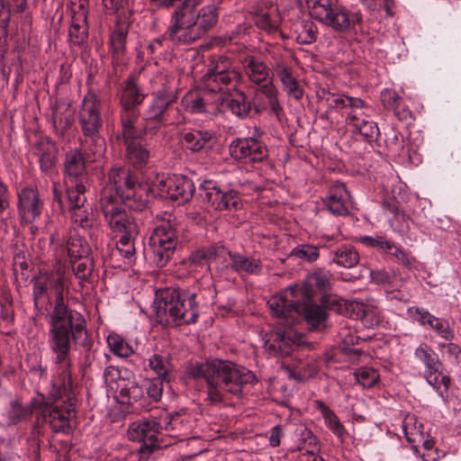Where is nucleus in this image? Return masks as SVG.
Returning a JSON list of instances; mask_svg holds the SVG:
<instances>
[{"label":"nucleus","mask_w":461,"mask_h":461,"mask_svg":"<svg viewBox=\"0 0 461 461\" xmlns=\"http://www.w3.org/2000/svg\"><path fill=\"white\" fill-rule=\"evenodd\" d=\"M313 403L315 408L320 411L325 426L334 434L340 443H344L348 433L339 416L323 402L315 400Z\"/></svg>","instance_id":"cd10ccee"},{"label":"nucleus","mask_w":461,"mask_h":461,"mask_svg":"<svg viewBox=\"0 0 461 461\" xmlns=\"http://www.w3.org/2000/svg\"><path fill=\"white\" fill-rule=\"evenodd\" d=\"M349 307L356 318L360 320L366 328L373 329L382 321L381 310L372 303L353 301L349 303Z\"/></svg>","instance_id":"a878e982"},{"label":"nucleus","mask_w":461,"mask_h":461,"mask_svg":"<svg viewBox=\"0 0 461 461\" xmlns=\"http://www.w3.org/2000/svg\"><path fill=\"white\" fill-rule=\"evenodd\" d=\"M324 203L330 213L338 216L348 215L353 207L351 194L342 182H336L330 186Z\"/></svg>","instance_id":"a211bd4d"},{"label":"nucleus","mask_w":461,"mask_h":461,"mask_svg":"<svg viewBox=\"0 0 461 461\" xmlns=\"http://www.w3.org/2000/svg\"><path fill=\"white\" fill-rule=\"evenodd\" d=\"M286 323L276 327L264 336V347L267 352L272 356H288L299 342L300 338L293 330L290 320L285 319Z\"/></svg>","instance_id":"4468645a"},{"label":"nucleus","mask_w":461,"mask_h":461,"mask_svg":"<svg viewBox=\"0 0 461 461\" xmlns=\"http://www.w3.org/2000/svg\"><path fill=\"white\" fill-rule=\"evenodd\" d=\"M384 253L390 255L397 264L407 268L415 267L417 261L411 253L396 245L392 240H389L385 246Z\"/></svg>","instance_id":"a18cd8bd"},{"label":"nucleus","mask_w":461,"mask_h":461,"mask_svg":"<svg viewBox=\"0 0 461 461\" xmlns=\"http://www.w3.org/2000/svg\"><path fill=\"white\" fill-rule=\"evenodd\" d=\"M176 99L177 95L172 89L162 88L152 94V99L148 108L167 118L168 111Z\"/></svg>","instance_id":"473e14b6"},{"label":"nucleus","mask_w":461,"mask_h":461,"mask_svg":"<svg viewBox=\"0 0 461 461\" xmlns=\"http://www.w3.org/2000/svg\"><path fill=\"white\" fill-rule=\"evenodd\" d=\"M291 256L307 262H314L320 256L319 247L312 244H301L295 247Z\"/></svg>","instance_id":"e2e57ef3"},{"label":"nucleus","mask_w":461,"mask_h":461,"mask_svg":"<svg viewBox=\"0 0 461 461\" xmlns=\"http://www.w3.org/2000/svg\"><path fill=\"white\" fill-rule=\"evenodd\" d=\"M237 96L230 99L228 106L230 112L240 118H245L250 112L251 105L243 92L236 91Z\"/></svg>","instance_id":"680f3d73"},{"label":"nucleus","mask_w":461,"mask_h":461,"mask_svg":"<svg viewBox=\"0 0 461 461\" xmlns=\"http://www.w3.org/2000/svg\"><path fill=\"white\" fill-rule=\"evenodd\" d=\"M424 377L427 383L436 390L438 394L444 398L450 386V377L442 373V368H437L435 372H424Z\"/></svg>","instance_id":"49530a36"},{"label":"nucleus","mask_w":461,"mask_h":461,"mask_svg":"<svg viewBox=\"0 0 461 461\" xmlns=\"http://www.w3.org/2000/svg\"><path fill=\"white\" fill-rule=\"evenodd\" d=\"M115 392L118 393V397L123 404H133L140 402L143 408L147 405V398L144 394V388L133 382L126 383L125 380H120L116 386Z\"/></svg>","instance_id":"c85d7f7f"},{"label":"nucleus","mask_w":461,"mask_h":461,"mask_svg":"<svg viewBox=\"0 0 461 461\" xmlns=\"http://www.w3.org/2000/svg\"><path fill=\"white\" fill-rule=\"evenodd\" d=\"M380 97L384 107L387 110H393L402 101L396 91L391 88L384 89Z\"/></svg>","instance_id":"774afa93"},{"label":"nucleus","mask_w":461,"mask_h":461,"mask_svg":"<svg viewBox=\"0 0 461 461\" xmlns=\"http://www.w3.org/2000/svg\"><path fill=\"white\" fill-rule=\"evenodd\" d=\"M33 155L37 156L41 169L48 173L56 163V149L54 144L49 140L41 138L35 142L32 148Z\"/></svg>","instance_id":"7c9ffc66"},{"label":"nucleus","mask_w":461,"mask_h":461,"mask_svg":"<svg viewBox=\"0 0 461 461\" xmlns=\"http://www.w3.org/2000/svg\"><path fill=\"white\" fill-rule=\"evenodd\" d=\"M297 312L294 315L278 314L274 310L271 312L279 319H288L294 322L300 315H303L312 329H321L325 326L327 312L320 306L312 303V300H305L303 297H296Z\"/></svg>","instance_id":"dca6fc26"},{"label":"nucleus","mask_w":461,"mask_h":461,"mask_svg":"<svg viewBox=\"0 0 461 461\" xmlns=\"http://www.w3.org/2000/svg\"><path fill=\"white\" fill-rule=\"evenodd\" d=\"M273 70L287 95L296 101H300L304 95V91L296 77L293 75L292 68L283 60L276 59L273 65Z\"/></svg>","instance_id":"4be33fe9"},{"label":"nucleus","mask_w":461,"mask_h":461,"mask_svg":"<svg viewBox=\"0 0 461 461\" xmlns=\"http://www.w3.org/2000/svg\"><path fill=\"white\" fill-rule=\"evenodd\" d=\"M72 269L75 274V276L81 281H86L89 279V277L92 275L93 269H94V262L91 258L88 256L77 258V259H72Z\"/></svg>","instance_id":"052dcab7"},{"label":"nucleus","mask_w":461,"mask_h":461,"mask_svg":"<svg viewBox=\"0 0 461 461\" xmlns=\"http://www.w3.org/2000/svg\"><path fill=\"white\" fill-rule=\"evenodd\" d=\"M126 147V157L128 160L136 167L146 165L149 159V151L140 143L128 144Z\"/></svg>","instance_id":"8fccbe9b"},{"label":"nucleus","mask_w":461,"mask_h":461,"mask_svg":"<svg viewBox=\"0 0 461 461\" xmlns=\"http://www.w3.org/2000/svg\"><path fill=\"white\" fill-rule=\"evenodd\" d=\"M280 15L276 7L271 6L267 10L259 8L256 13V25L267 33L276 32L280 24Z\"/></svg>","instance_id":"c9c22d12"},{"label":"nucleus","mask_w":461,"mask_h":461,"mask_svg":"<svg viewBox=\"0 0 461 461\" xmlns=\"http://www.w3.org/2000/svg\"><path fill=\"white\" fill-rule=\"evenodd\" d=\"M68 211L72 222L82 229L92 228L95 223L93 208L88 203L77 207L74 206Z\"/></svg>","instance_id":"ea45409f"},{"label":"nucleus","mask_w":461,"mask_h":461,"mask_svg":"<svg viewBox=\"0 0 461 461\" xmlns=\"http://www.w3.org/2000/svg\"><path fill=\"white\" fill-rule=\"evenodd\" d=\"M31 415V407L23 405L18 401H13L6 412V419L8 424L16 425L17 423L28 419Z\"/></svg>","instance_id":"5fc2aeb1"},{"label":"nucleus","mask_w":461,"mask_h":461,"mask_svg":"<svg viewBox=\"0 0 461 461\" xmlns=\"http://www.w3.org/2000/svg\"><path fill=\"white\" fill-rule=\"evenodd\" d=\"M138 236H130L128 234H122L121 239L116 243L115 250L113 252V255L118 253L123 258L127 260L128 263H131L135 260V240Z\"/></svg>","instance_id":"de8ad7c7"},{"label":"nucleus","mask_w":461,"mask_h":461,"mask_svg":"<svg viewBox=\"0 0 461 461\" xmlns=\"http://www.w3.org/2000/svg\"><path fill=\"white\" fill-rule=\"evenodd\" d=\"M241 79V75L231 61L225 56L213 57L206 73L202 77L203 87L213 93L231 95L237 91V86Z\"/></svg>","instance_id":"1a4fd4ad"},{"label":"nucleus","mask_w":461,"mask_h":461,"mask_svg":"<svg viewBox=\"0 0 461 461\" xmlns=\"http://www.w3.org/2000/svg\"><path fill=\"white\" fill-rule=\"evenodd\" d=\"M187 375L194 380L205 381L207 400L212 403L222 402L226 393L241 394L244 386L256 380L255 375L248 368L219 358L189 366Z\"/></svg>","instance_id":"7ed1b4c3"},{"label":"nucleus","mask_w":461,"mask_h":461,"mask_svg":"<svg viewBox=\"0 0 461 461\" xmlns=\"http://www.w3.org/2000/svg\"><path fill=\"white\" fill-rule=\"evenodd\" d=\"M202 191L201 196L203 202H206L212 209L220 211L223 206L225 191L221 190L216 182L212 180H204L200 185Z\"/></svg>","instance_id":"f704fd0d"},{"label":"nucleus","mask_w":461,"mask_h":461,"mask_svg":"<svg viewBox=\"0 0 461 461\" xmlns=\"http://www.w3.org/2000/svg\"><path fill=\"white\" fill-rule=\"evenodd\" d=\"M317 39V27L312 22H306L297 29L296 41L300 44H312Z\"/></svg>","instance_id":"69168bd1"},{"label":"nucleus","mask_w":461,"mask_h":461,"mask_svg":"<svg viewBox=\"0 0 461 461\" xmlns=\"http://www.w3.org/2000/svg\"><path fill=\"white\" fill-rule=\"evenodd\" d=\"M161 433L162 427L157 411L129 425L128 438L131 441L142 442L139 449L140 460L148 459L152 453L159 448L158 437Z\"/></svg>","instance_id":"9d476101"},{"label":"nucleus","mask_w":461,"mask_h":461,"mask_svg":"<svg viewBox=\"0 0 461 461\" xmlns=\"http://www.w3.org/2000/svg\"><path fill=\"white\" fill-rule=\"evenodd\" d=\"M414 357L425 366L424 372L437 370L442 368V363L439 360L438 354L427 343H420L414 350Z\"/></svg>","instance_id":"58836bf2"},{"label":"nucleus","mask_w":461,"mask_h":461,"mask_svg":"<svg viewBox=\"0 0 461 461\" xmlns=\"http://www.w3.org/2000/svg\"><path fill=\"white\" fill-rule=\"evenodd\" d=\"M203 0H185L171 14V24L167 30L169 41L177 44H191L199 40L196 32V8Z\"/></svg>","instance_id":"6e6552de"},{"label":"nucleus","mask_w":461,"mask_h":461,"mask_svg":"<svg viewBox=\"0 0 461 461\" xmlns=\"http://www.w3.org/2000/svg\"><path fill=\"white\" fill-rule=\"evenodd\" d=\"M371 110L370 105L363 100V107L352 109L345 113V122L353 133L356 134L370 121L369 113Z\"/></svg>","instance_id":"4c0bfd02"},{"label":"nucleus","mask_w":461,"mask_h":461,"mask_svg":"<svg viewBox=\"0 0 461 461\" xmlns=\"http://www.w3.org/2000/svg\"><path fill=\"white\" fill-rule=\"evenodd\" d=\"M357 384L364 388H371L380 380V375L376 369L370 366H361L354 373Z\"/></svg>","instance_id":"4d7b16f0"},{"label":"nucleus","mask_w":461,"mask_h":461,"mask_svg":"<svg viewBox=\"0 0 461 461\" xmlns=\"http://www.w3.org/2000/svg\"><path fill=\"white\" fill-rule=\"evenodd\" d=\"M168 185L170 189L167 199L176 201L178 204H184L189 202L195 190L193 181L181 175L172 176Z\"/></svg>","instance_id":"bb28decb"},{"label":"nucleus","mask_w":461,"mask_h":461,"mask_svg":"<svg viewBox=\"0 0 461 461\" xmlns=\"http://www.w3.org/2000/svg\"><path fill=\"white\" fill-rule=\"evenodd\" d=\"M168 380L169 379L156 377L145 382L143 388L145 397L147 398V403L149 402H149H158L161 399L164 387L163 384Z\"/></svg>","instance_id":"13d9d810"},{"label":"nucleus","mask_w":461,"mask_h":461,"mask_svg":"<svg viewBox=\"0 0 461 461\" xmlns=\"http://www.w3.org/2000/svg\"><path fill=\"white\" fill-rule=\"evenodd\" d=\"M48 343L53 353L57 377L51 382L47 398L41 403V414L55 433L69 434L75 417L76 398L72 392L71 345H87L86 321L76 310L68 309L62 292L57 295L49 317Z\"/></svg>","instance_id":"f257e3e1"},{"label":"nucleus","mask_w":461,"mask_h":461,"mask_svg":"<svg viewBox=\"0 0 461 461\" xmlns=\"http://www.w3.org/2000/svg\"><path fill=\"white\" fill-rule=\"evenodd\" d=\"M132 179L135 182V185L137 186H141L142 188H145V197L147 199L148 193L149 192L153 196H159L161 198L167 199L168 192H169V181L171 180V176H165L164 175H158L157 174L155 177L150 180L149 183V186L142 185L140 184H138L134 176H132Z\"/></svg>","instance_id":"c03bdc74"},{"label":"nucleus","mask_w":461,"mask_h":461,"mask_svg":"<svg viewBox=\"0 0 461 461\" xmlns=\"http://www.w3.org/2000/svg\"><path fill=\"white\" fill-rule=\"evenodd\" d=\"M86 191V187L83 180L70 181V184H68L66 193L68 210L87 203Z\"/></svg>","instance_id":"37998d69"},{"label":"nucleus","mask_w":461,"mask_h":461,"mask_svg":"<svg viewBox=\"0 0 461 461\" xmlns=\"http://www.w3.org/2000/svg\"><path fill=\"white\" fill-rule=\"evenodd\" d=\"M409 315L421 326H429L440 338L447 341H452L455 338V332L450 327L449 321L443 318H438L431 314L428 310L412 306L408 309Z\"/></svg>","instance_id":"f3484780"},{"label":"nucleus","mask_w":461,"mask_h":461,"mask_svg":"<svg viewBox=\"0 0 461 461\" xmlns=\"http://www.w3.org/2000/svg\"><path fill=\"white\" fill-rule=\"evenodd\" d=\"M331 274L326 270H316L309 274L303 285H292L283 292L273 295L267 305L278 314L294 315L297 312L296 297L312 300L314 290L326 293L331 290Z\"/></svg>","instance_id":"39448f33"},{"label":"nucleus","mask_w":461,"mask_h":461,"mask_svg":"<svg viewBox=\"0 0 461 461\" xmlns=\"http://www.w3.org/2000/svg\"><path fill=\"white\" fill-rule=\"evenodd\" d=\"M64 167L69 181H84L86 161L79 149H73L66 154Z\"/></svg>","instance_id":"2f4dec72"},{"label":"nucleus","mask_w":461,"mask_h":461,"mask_svg":"<svg viewBox=\"0 0 461 461\" xmlns=\"http://www.w3.org/2000/svg\"><path fill=\"white\" fill-rule=\"evenodd\" d=\"M107 344L110 350L119 357H128L133 353L132 347L118 334L108 335Z\"/></svg>","instance_id":"603ef678"},{"label":"nucleus","mask_w":461,"mask_h":461,"mask_svg":"<svg viewBox=\"0 0 461 461\" xmlns=\"http://www.w3.org/2000/svg\"><path fill=\"white\" fill-rule=\"evenodd\" d=\"M127 31L122 25H117L110 35L112 51L117 57L124 54L126 50Z\"/></svg>","instance_id":"bf43d9fd"},{"label":"nucleus","mask_w":461,"mask_h":461,"mask_svg":"<svg viewBox=\"0 0 461 461\" xmlns=\"http://www.w3.org/2000/svg\"><path fill=\"white\" fill-rule=\"evenodd\" d=\"M51 122L55 133L63 137L74 122L75 110L66 101L55 103L51 106Z\"/></svg>","instance_id":"b1692460"},{"label":"nucleus","mask_w":461,"mask_h":461,"mask_svg":"<svg viewBox=\"0 0 461 461\" xmlns=\"http://www.w3.org/2000/svg\"><path fill=\"white\" fill-rule=\"evenodd\" d=\"M101 100L98 95L88 91L81 101L78 109V124L83 135L89 138L94 144L91 149L93 158L89 159L95 160L104 152V140L100 135L103 128L104 121L101 114Z\"/></svg>","instance_id":"423d86ee"},{"label":"nucleus","mask_w":461,"mask_h":461,"mask_svg":"<svg viewBox=\"0 0 461 461\" xmlns=\"http://www.w3.org/2000/svg\"><path fill=\"white\" fill-rule=\"evenodd\" d=\"M140 116V113H120L121 132L117 139L122 140L124 146L138 142L143 137L142 128L137 126Z\"/></svg>","instance_id":"393cba45"},{"label":"nucleus","mask_w":461,"mask_h":461,"mask_svg":"<svg viewBox=\"0 0 461 461\" xmlns=\"http://www.w3.org/2000/svg\"><path fill=\"white\" fill-rule=\"evenodd\" d=\"M86 0H79L77 5L78 11H76V4H72V19L69 28V39L74 45H81L86 41L88 35V28L86 23Z\"/></svg>","instance_id":"5701e85b"},{"label":"nucleus","mask_w":461,"mask_h":461,"mask_svg":"<svg viewBox=\"0 0 461 461\" xmlns=\"http://www.w3.org/2000/svg\"><path fill=\"white\" fill-rule=\"evenodd\" d=\"M179 238L177 224L171 221H163L154 230L149 239L154 262L163 267L169 261L176 248Z\"/></svg>","instance_id":"9b49d317"},{"label":"nucleus","mask_w":461,"mask_h":461,"mask_svg":"<svg viewBox=\"0 0 461 461\" xmlns=\"http://www.w3.org/2000/svg\"><path fill=\"white\" fill-rule=\"evenodd\" d=\"M149 366L158 375V377L168 379V375L171 371V364L167 355L159 353L153 354L149 358Z\"/></svg>","instance_id":"3c124183"},{"label":"nucleus","mask_w":461,"mask_h":461,"mask_svg":"<svg viewBox=\"0 0 461 461\" xmlns=\"http://www.w3.org/2000/svg\"><path fill=\"white\" fill-rule=\"evenodd\" d=\"M262 132L256 129L251 136L238 138L230 144L231 158L244 164L262 162L268 157V149L260 140Z\"/></svg>","instance_id":"f8f14e48"},{"label":"nucleus","mask_w":461,"mask_h":461,"mask_svg":"<svg viewBox=\"0 0 461 461\" xmlns=\"http://www.w3.org/2000/svg\"><path fill=\"white\" fill-rule=\"evenodd\" d=\"M224 253V248L217 244L203 247L193 251L187 258L183 259L180 267L192 273L197 267L209 265L222 257Z\"/></svg>","instance_id":"412c9836"},{"label":"nucleus","mask_w":461,"mask_h":461,"mask_svg":"<svg viewBox=\"0 0 461 461\" xmlns=\"http://www.w3.org/2000/svg\"><path fill=\"white\" fill-rule=\"evenodd\" d=\"M67 250L70 260L82 258L89 255L90 247L80 236H70L67 241Z\"/></svg>","instance_id":"09e8293b"},{"label":"nucleus","mask_w":461,"mask_h":461,"mask_svg":"<svg viewBox=\"0 0 461 461\" xmlns=\"http://www.w3.org/2000/svg\"><path fill=\"white\" fill-rule=\"evenodd\" d=\"M197 25L195 32L199 33V39L212 29L218 20V10L214 5L203 7L197 14Z\"/></svg>","instance_id":"79ce46f5"},{"label":"nucleus","mask_w":461,"mask_h":461,"mask_svg":"<svg viewBox=\"0 0 461 461\" xmlns=\"http://www.w3.org/2000/svg\"><path fill=\"white\" fill-rule=\"evenodd\" d=\"M413 420V417H407L403 421V431L408 442L415 444V443H422V447L425 451H431L434 447V442L429 439H424L423 434L414 428V431L410 428L409 422Z\"/></svg>","instance_id":"6e6d98bb"},{"label":"nucleus","mask_w":461,"mask_h":461,"mask_svg":"<svg viewBox=\"0 0 461 461\" xmlns=\"http://www.w3.org/2000/svg\"><path fill=\"white\" fill-rule=\"evenodd\" d=\"M197 291L185 287H163L155 293L156 321L166 328L194 324L199 316Z\"/></svg>","instance_id":"20e7f679"},{"label":"nucleus","mask_w":461,"mask_h":461,"mask_svg":"<svg viewBox=\"0 0 461 461\" xmlns=\"http://www.w3.org/2000/svg\"><path fill=\"white\" fill-rule=\"evenodd\" d=\"M322 100H324L327 104L329 110H345L344 113L347 111H350L352 109H358L359 107H363V99L360 97L351 96L346 94H334L330 92L322 91V95L321 96Z\"/></svg>","instance_id":"c756f323"},{"label":"nucleus","mask_w":461,"mask_h":461,"mask_svg":"<svg viewBox=\"0 0 461 461\" xmlns=\"http://www.w3.org/2000/svg\"><path fill=\"white\" fill-rule=\"evenodd\" d=\"M202 92L203 97H205L207 103L205 107L208 109H212V112L210 113H215L220 109V106L222 104L224 101V96L221 94L213 93L212 91L205 89L203 85Z\"/></svg>","instance_id":"338daca9"},{"label":"nucleus","mask_w":461,"mask_h":461,"mask_svg":"<svg viewBox=\"0 0 461 461\" xmlns=\"http://www.w3.org/2000/svg\"><path fill=\"white\" fill-rule=\"evenodd\" d=\"M146 190L137 186L130 169L113 167L100 193V209L111 230L114 233L139 235L135 219L124 209L122 203L133 211H142L147 206Z\"/></svg>","instance_id":"f03ea898"},{"label":"nucleus","mask_w":461,"mask_h":461,"mask_svg":"<svg viewBox=\"0 0 461 461\" xmlns=\"http://www.w3.org/2000/svg\"><path fill=\"white\" fill-rule=\"evenodd\" d=\"M230 259V267L238 273H246L249 275H258L262 270L260 260L248 258L239 253L228 251Z\"/></svg>","instance_id":"72a5a7b5"},{"label":"nucleus","mask_w":461,"mask_h":461,"mask_svg":"<svg viewBox=\"0 0 461 461\" xmlns=\"http://www.w3.org/2000/svg\"><path fill=\"white\" fill-rule=\"evenodd\" d=\"M158 412L162 432L177 438L187 437L192 430V420L185 413H169L165 410H157Z\"/></svg>","instance_id":"6ab92c4d"},{"label":"nucleus","mask_w":461,"mask_h":461,"mask_svg":"<svg viewBox=\"0 0 461 461\" xmlns=\"http://www.w3.org/2000/svg\"><path fill=\"white\" fill-rule=\"evenodd\" d=\"M146 94L139 84V75L131 73L121 85L118 94L120 113H140L139 106L143 103Z\"/></svg>","instance_id":"2eb2a0df"},{"label":"nucleus","mask_w":461,"mask_h":461,"mask_svg":"<svg viewBox=\"0 0 461 461\" xmlns=\"http://www.w3.org/2000/svg\"><path fill=\"white\" fill-rule=\"evenodd\" d=\"M242 66L249 80L258 86V93L267 98L271 113L280 120L284 109L278 100V90L273 83L271 69L264 61L250 55L243 59Z\"/></svg>","instance_id":"0eeeda50"},{"label":"nucleus","mask_w":461,"mask_h":461,"mask_svg":"<svg viewBox=\"0 0 461 461\" xmlns=\"http://www.w3.org/2000/svg\"><path fill=\"white\" fill-rule=\"evenodd\" d=\"M321 305L324 308L334 311L339 314H346L350 309L349 303L342 298L332 294H324L321 299Z\"/></svg>","instance_id":"0e129e2a"},{"label":"nucleus","mask_w":461,"mask_h":461,"mask_svg":"<svg viewBox=\"0 0 461 461\" xmlns=\"http://www.w3.org/2000/svg\"><path fill=\"white\" fill-rule=\"evenodd\" d=\"M186 110L193 113H211L212 109L205 107L206 99L203 97V92L199 94L187 93L182 100Z\"/></svg>","instance_id":"864d4df0"},{"label":"nucleus","mask_w":461,"mask_h":461,"mask_svg":"<svg viewBox=\"0 0 461 461\" xmlns=\"http://www.w3.org/2000/svg\"><path fill=\"white\" fill-rule=\"evenodd\" d=\"M330 258L338 266L351 268L359 262V255L356 249L350 245H343L330 251Z\"/></svg>","instance_id":"e433bc0d"},{"label":"nucleus","mask_w":461,"mask_h":461,"mask_svg":"<svg viewBox=\"0 0 461 461\" xmlns=\"http://www.w3.org/2000/svg\"><path fill=\"white\" fill-rule=\"evenodd\" d=\"M43 208L36 188L26 186L18 192V212L23 221L32 223L39 217Z\"/></svg>","instance_id":"aec40b11"},{"label":"nucleus","mask_w":461,"mask_h":461,"mask_svg":"<svg viewBox=\"0 0 461 461\" xmlns=\"http://www.w3.org/2000/svg\"><path fill=\"white\" fill-rule=\"evenodd\" d=\"M212 139L213 133L203 130H193L184 135V141L186 147L195 152L207 148Z\"/></svg>","instance_id":"a19ab883"},{"label":"nucleus","mask_w":461,"mask_h":461,"mask_svg":"<svg viewBox=\"0 0 461 461\" xmlns=\"http://www.w3.org/2000/svg\"><path fill=\"white\" fill-rule=\"evenodd\" d=\"M310 15L333 30H344L349 23L347 10L335 0H306Z\"/></svg>","instance_id":"ddd939ff"}]
</instances>
